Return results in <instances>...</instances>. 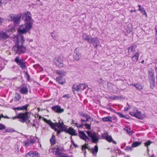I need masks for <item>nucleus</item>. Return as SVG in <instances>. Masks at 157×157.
<instances>
[{
    "label": "nucleus",
    "instance_id": "1",
    "mask_svg": "<svg viewBox=\"0 0 157 157\" xmlns=\"http://www.w3.org/2000/svg\"><path fill=\"white\" fill-rule=\"evenodd\" d=\"M23 18L25 20L26 24L21 25L18 29V32L20 33L25 34L32 28L33 20L31 14L28 11L23 13Z\"/></svg>",
    "mask_w": 157,
    "mask_h": 157
},
{
    "label": "nucleus",
    "instance_id": "2",
    "mask_svg": "<svg viewBox=\"0 0 157 157\" xmlns=\"http://www.w3.org/2000/svg\"><path fill=\"white\" fill-rule=\"evenodd\" d=\"M23 44H19L17 43L13 47V50L15 54L20 55L22 53H24L26 51L25 48L23 46Z\"/></svg>",
    "mask_w": 157,
    "mask_h": 157
},
{
    "label": "nucleus",
    "instance_id": "3",
    "mask_svg": "<svg viewBox=\"0 0 157 157\" xmlns=\"http://www.w3.org/2000/svg\"><path fill=\"white\" fill-rule=\"evenodd\" d=\"M30 115L29 112H27L25 113H21L18 114L17 117L20 119L19 121L22 123H24L28 120L30 118Z\"/></svg>",
    "mask_w": 157,
    "mask_h": 157
},
{
    "label": "nucleus",
    "instance_id": "4",
    "mask_svg": "<svg viewBox=\"0 0 157 157\" xmlns=\"http://www.w3.org/2000/svg\"><path fill=\"white\" fill-rule=\"evenodd\" d=\"M19 34L14 36L13 38V41L15 42V44H17V43L20 44H23V43L25 41L24 36L22 35L23 34L20 33L18 32Z\"/></svg>",
    "mask_w": 157,
    "mask_h": 157
},
{
    "label": "nucleus",
    "instance_id": "5",
    "mask_svg": "<svg viewBox=\"0 0 157 157\" xmlns=\"http://www.w3.org/2000/svg\"><path fill=\"white\" fill-rule=\"evenodd\" d=\"M9 17L11 19L10 20L13 22L16 26L19 24L21 18V15H19L10 14Z\"/></svg>",
    "mask_w": 157,
    "mask_h": 157
},
{
    "label": "nucleus",
    "instance_id": "6",
    "mask_svg": "<svg viewBox=\"0 0 157 157\" xmlns=\"http://www.w3.org/2000/svg\"><path fill=\"white\" fill-rule=\"evenodd\" d=\"M89 137L92 139L91 141L92 143L97 144L98 142V138L96 136L95 133H92L90 131H86Z\"/></svg>",
    "mask_w": 157,
    "mask_h": 157
},
{
    "label": "nucleus",
    "instance_id": "7",
    "mask_svg": "<svg viewBox=\"0 0 157 157\" xmlns=\"http://www.w3.org/2000/svg\"><path fill=\"white\" fill-rule=\"evenodd\" d=\"M63 56H60L58 57H56L54 59V61L56 65L59 67H61L63 66Z\"/></svg>",
    "mask_w": 157,
    "mask_h": 157
},
{
    "label": "nucleus",
    "instance_id": "8",
    "mask_svg": "<svg viewBox=\"0 0 157 157\" xmlns=\"http://www.w3.org/2000/svg\"><path fill=\"white\" fill-rule=\"evenodd\" d=\"M14 61L22 69L24 70L26 67L25 62L23 60L20 59L18 56H17L14 59Z\"/></svg>",
    "mask_w": 157,
    "mask_h": 157
},
{
    "label": "nucleus",
    "instance_id": "9",
    "mask_svg": "<svg viewBox=\"0 0 157 157\" xmlns=\"http://www.w3.org/2000/svg\"><path fill=\"white\" fill-rule=\"evenodd\" d=\"M89 43L92 44L94 48H97L99 44V42L97 37L93 38L92 37Z\"/></svg>",
    "mask_w": 157,
    "mask_h": 157
},
{
    "label": "nucleus",
    "instance_id": "10",
    "mask_svg": "<svg viewBox=\"0 0 157 157\" xmlns=\"http://www.w3.org/2000/svg\"><path fill=\"white\" fill-rule=\"evenodd\" d=\"M78 132L81 135H78L80 138L85 141L86 142H88L90 140V138L88 137L83 131H79Z\"/></svg>",
    "mask_w": 157,
    "mask_h": 157
},
{
    "label": "nucleus",
    "instance_id": "11",
    "mask_svg": "<svg viewBox=\"0 0 157 157\" xmlns=\"http://www.w3.org/2000/svg\"><path fill=\"white\" fill-rule=\"evenodd\" d=\"M79 49L78 48H75L74 50L73 58L76 60H78L81 57V53L79 52Z\"/></svg>",
    "mask_w": 157,
    "mask_h": 157
},
{
    "label": "nucleus",
    "instance_id": "12",
    "mask_svg": "<svg viewBox=\"0 0 157 157\" xmlns=\"http://www.w3.org/2000/svg\"><path fill=\"white\" fill-rule=\"evenodd\" d=\"M26 157H28V156L33 157L34 156H36L39 157L40 156V154L37 151H30L26 154Z\"/></svg>",
    "mask_w": 157,
    "mask_h": 157
},
{
    "label": "nucleus",
    "instance_id": "13",
    "mask_svg": "<svg viewBox=\"0 0 157 157\" xmlns=\"http://www.w3.org/2000/svg\"><path fill=\"white\" fill-rule=\"evenodd\" d=\"M52 109L55 112L58 113H61L64 111V109L61 108L60 106L59 105L53 106Z\"/></svg>",
    "mask_w": 157,
    "mask_h": 157
},
{
    "label": "nucleus",
    "instance_id": "14",
    "mask_svg": "<svg viewBox=\"0 0 157 157\" xmlns=\"http://www.w3.org/2000/svg\"><path fill=\"white\" fill-rule=\"evenodd\" d=\"M76 130L74 129L72 127H69L68 130H66V132L69 133L71 136H76L78 134L75 132Z\"/></svg>",
    "mask_w": 157,
    "mask_h": 157
},
{
    "label": "nucleus",
    "instance_id": "15",
    "mask_svg": "<svg viewBox=\"0 0 157 157\" xmlns=\"http://www.w3.org/2000/svg\"><path fill=\"white\" fill-rule=\"evenodd\" d=\"M9 36L5 32L3 31H0V40H6L9 37Z\"/></svg>",
    "mask_w": 157,
    "mask_h": 157
},
{
    "label": "nucleus",
    "instance_id": "16",
    "mask_svg": "<svg viewBox=\"0 0 157 157\" xmlns=\"http://www.w3.org/2000/svg\"><path fill=\"white\" fill-rule=\"evenodd\" d=\"M140 52L138 51L134 54V55L132 57V60L133 62H136L140 55Z\"/></svg>",
    "mask_w": 157,
    "mask_h": 157
},
{
    "label": "nucleus",
    "instance_id": "17",
    "mask_svg": "<svg viewBox=\"0 0 157 157\" xmlns=\"http://www.w3.org/2000/svg\"><path fill=\"white\" fill-rule=\"evenodd\" d=\"M92 38L91 36L87 34L86 33L83 34L82 35L83 39L87 41L88 43H89L90 40Z\"/></svg>",
    "mask_w": 157,
    "mask_h": 157
},
{
    "label": "nucleus",
    "instance_id": "18",
    "mask_svg": "<svg viewBox=\"0 0 157 157\" xmlns=\"http://www.w3.org/2000/svg\"><path fill=\"white\" fill-rule=\"evenodd\" d=\"M44 120L54 130L56 128L55 126V123H53L50 120H48L47 119L45 118L44 119Z\"/></svg>",
    "mask_w": 157,
    "mask_h": 157
},
{
    "label": "nucleus",
    "instance_id": "19",
    "mask_svg": "<svg viewBox=\"0 0 157 157\" xmlns=\"http://www.w3.org/2000/svg\"><path fill=\"white\" fill-rule=\"evenodd\" d=\"M98 148L97 145L95 146L94 148H90V151L92 153L94 156H96L97 153L98 151Z\"/></svg>",
    "mask_w": 157,
    "mask_h": 157
},
{
    "label": "nucleus",
    "instance_id": "20",
    "mask_svg": "<svg viewBox=\"0 0 157 157\" xmlns=\"http://www.w3.org/2000/svg\"><path fill=\"white\" fill-rule=\"evenodd\" d=\"M28 90L27 87L25 86L21 88L20 91L22 94H28Z\"/></svg>",
    "mask_w": 157,
    "mask_h": 157
},
{
    "label": "nucleus",
    "instance_id": "21",
    "mask_svg": "<svg viewBox=\"0 0 157 157\" xmlns=\"http://www.w3.org/2000/svg\"><path fill=\"white\" fill-rule=\"evenodd\" d=\"M136 47L137 45L136 44L130 46L128 48V52L129 53L135 51Z\"/></svg>",
    "mask_w": 157,
    "mask_h": 157
},
{
    "label": "nucleus",
    "instance_id": "22",
    "mask_svg": "<svg viewBox=\"0 0 157 157\" xmlns=\"http://www.w3.org/2000/svg\"><path fill=\"white\" fill-rule=\"evenodd\" d=\"M56 73L57 74L59 75V77H61V78L64 76L66 74V73L65 71L61 70L57 71Z\"/></svg>",
    "mask_w": 157,
    "mask_h": 157
},
{
    "label": "nucleus",
    "instance_id": "23",
    "mask_svg": "<svg viewBox=\"0 0 157 157\" xmlns=\"http://www.w3.org/2000/svg\"><path fill=\"white\" fill-rule=\"evenodd\" d=\"M51 144L52 145L55 144L56 143V140L55 136L53 134L52 135V136L50 140Z\"/></svg>",
    "mask_w": 157,
    "mask_h": 157
},
{
    "label": "nucleus",
    "instance_id": "24",
    "mask_svg": "<svg viewBox=\"0 0 157 157\" xmlns=\"http://www.w3.org/2000/svg\"><path fill=\"white\" fill-rule=\"evenodd\" d=\"M54 149H56L55 151L56 154L59 155L61 154L60 152L63 150V149L62 147H59L58 146L56 148H55Z\"/></svg>",
    "mask_w": 157,
    "mask_h": 157
},
{
    "label": "nucleus",
    "instance_id": "25",
    "mask_svg": "<svg viewBox=\"0 0 157 157\" xmlns=\"http://www.w3.org/2000/svg\"><path fill=\"white\" fill-rule=\"evenodd\" d=\"M60 128L59 129H58L56 128L55 130L57 132L58 134H59L61 132H62L63 131H65L66 132V130L67 129H65L64 128L63 126L62 127H60Z\"/></svg>",
    "mask_w": 157,
    "mask_h": 157
},
{
    "label": "nucleus",
    "instance_id": "26",
    "mask_svg": "<svg viewBox=\"0 0 157 157\" xmlns=\"http://www.w3.org/2000/svg\"><path fill=\"white\" fill-rule=\"evenodd\" d=\"M79 85L76 84L74 85L72 87V91L74 94H75V92L76 91H80Z\"/></svg>",
    "mask_w": 157,
    "mask_h": 157
},
{
    "label": "nucleus",
    "instance_id": "27",
    "mask_svg": "<svg viewBox=\"0 0 157 157\" xmlns=\"http://www.w3.org/2000/svg\"><path fill=\"white\" fill-rule=\"evenodd\" d=\"M79 86L80 91L82 90H84L86 88L88 87V86L87 85L83 84H79Z\"/></svg>",
    "mask_w": 157,
    "mask_h": 157
},
{
    "label": "nucleus",
    "instance_id": "28",
    "mask_svg": "<svg viewBox=\"0 0 157 157\" xmlns=\"http://www.w3.org/2000/svg\"><path fill=\"white\" fill-rule=\"evenodd\" d=\"M102 121H104L106 122H112V118L110 116H108L107 117H105L102 119Z\"/></svg>",
    "mask_w": 157,
    "mask_h": 157
},
{
    "label": "nucleus",
    "instance_id": "29",
    "mask_svg": "<svg viewBox=\"0 0 157 157\" xmlns=\"http://www.w3.org/2000/svg\"><path fill=\"white\" fill-rule=\"evenodd\" d=\"M149 82L155 81V77L153 73H151L148 76Z\"/></svg>",
    "mask_w": 157,
    "mask_h": 157
},
{
    "label": "nucleus",
    "instance_id": "30",
    "mask_svg": "<svg viewBox=\"0 0 157 157\" xmlns=\"http://www.w3.org/2000/svg\"><path fill=\"white\" fill-rule=\"evenodd\" d=\"M141 143L139 142H134L132 145V147H135L138 146L140 145Z\"/></svg>",
    "mask_w": 157,
    "mask_h": 157
},
{
    "label": "nucleus",
    "instance_id": "31",
    "mask_svg": "<svg viewBox=\"0 0 157 157\" xmlns=\"http://www.w3.org/2000/svg\"><path fill=\"white\" fill-rule=\"evenodd\" d=\"M150 83V87L151 89H153L155 86V81L149 82Z\"/></svg>",
    "mask_w": 157,
    "mask_h": 157
},
{
    "label": "nucleus",
    "instance_id": "32",
    "mask_svg": "<svg viewBox=\"0 0 157 157\" xmlns=\"http://www.w3.org/2000/svg\"><path fill=\"white\" fill-rule=\"evenodd\" d=\"M123 129L125 131H126L127 132V133L129 134L130 135H132L133 133L132 131H130V128H129V130L128 129L127 127H126L125 128H124Z\"/></svg>",
    "mask_w": 157,
    "mask_h": 157
},
{
    "label": "nucleus",
    "instance_id": "33",
    "mask_svg": "<svg viewBox=\"0 0 157 157\" xmlns=\"http://www.w3.org/2000/svg\"><path fill=\"white\" fill-rule=\"evenodd\" d=\"M134 117L139 119H142V116L140 115V113L139 112L135 113Z\"/></svg>",
    "mask_w": 157,
    "mask_h": 157
},
{
    "label": "nucleus",
    "instance_id": "34",
    "mask_svg": "<svg viewBox=\"0 0 157 157\" xmlns=\"http://www.w3.org/2000/svg\"><path fill=\"white\" fill-rule=\"evenodd\" d=\"M62 78H61V77H57L56 78V81L57 82H58L59 84L62 85L64 82L62 81Z\"/></svg>",
    "mask_w": 157,
    "mask_h": 157
},
{
    "label": "nucleus",
    "instance_id": "35",
    "mask_svg": "<svg viewBox=\"0 0 157 157\" xmlns=\"http://www.w3.org/2000/svg\"><path fill=\"white\" fill-rule=\"evenodd\" d=\"M15 98L16 101H18L21 98V96L19 94L16 93L15 94Z\"/></svg>",
    "mask_w": 157,
    "mask_h": 157
},
{
    "label": "nucleus",
    "instance_id": "36",
    "mask_svg": "<svg viewBox=\"0 0 157 157\" xmlns=\"http://www.w3.org/2000/svg\"><path fill=\"white\" fill-rule=\"evenodd\" d=\"M63 123L62 122V123L60 122V121L58 123H55V126H57L58 127L60 128L63 126Z\"/></svg>",
    "mask_w": 157,
    "mask_h": 157
},
{
    "label": "nucleus",
    "instance_id": "37",
    "mask_svg": "<svg viewBox=\"0 0 157 157\" xmlns=\"http://www.w3.org/2000/svg\"><path fill=\"white\" fill-rule=\"evenodd\" d=\"M88 149L89 150H90V148L88 147V144H86L85 145H84L82 147V150H83L84 149L86 151L85 149Z\"/></svg>",
    "mask_w": 157,
    "mask_h": 157
},
{
    "label": "nucleus",
    "instance_id": "38",
    "mask_svg": "<svg viewBox=\"0 0 157 157\" xmlns=\"http://www.w3.org/2000/svg\"><path fill=\"white\" fill-rule=\"evenodd\" d=\"M135 87L137 89V90H141L143 89V87L141 85H140L139 84H134Z\"/></svg>",
    "mask_w": 157,
    "mask_h": 157
},
{
    "label": "nucleus",
    "instance_id": "39",
    "mask_svg": "<svg viewBox=\"0 0 157 157\" xmlns=\"http://www.w3.org/2000/svg\"><path fill=\"white\" fill-rule=\"evenodd\" d=\"M106 140L109 142H112V138L111 136H108L106 137Z\"/></svg>",
    "mask_w": 157,
    "mask_h": 157
},
{
    "label": "nucleus",
    "instance_id": "40",
    "mask_svg": "<svg viewBox=\"0 0 157 157\" xmlns=\"http://www.w3.org/2000/svg\"><path fill=\"white\" fill-rule=\"evenodd\" d=\"M139 10L141 12L143 15H145L146 17L147 16V13L145 10L143 8H142L141 9H140Z\"/></svg>",
    "mask_w": 157,
    "mask_h": 157
},
{
    "label": "nucleus",
    "instance_id": "41",
    "mask_svg": "<svg viewBox=\"0 0 157 157\" xmlns=\"http://www.w3.org/2000/svg\"><path fill=\"white\" fill-rule=\"evenodd\" d=\"M29 106V104H26L25 105L22 106L21 107V110H27V108Z\"/></svg>",
    "mask_w": 157,
    "mask_h": 157
},
{
    "label": "nucleus",
    "instance_id": "42",
    "mask_svg": "<svg viewBox=\"0 0 157 157\" xmlns=\"http://www.w3.org/2000/svg\"><path fill=\"white\" fill-rule=\"evenodd\" d=\"M152 143V142L150 140H148L147 142L145 143V146H146L147 147L149 146L150 145V144Z\"/></svg>",
    "mask_w": 157,
    "mask_h": 157
},
{
    "label": "nucleus",
    "instance_id": "43",
    "mask_svg": "<svg viewBox=\"0 0 157 157\" xmlns=\"http://www.w3.org/2000/svg\"><path fill=\"white\" fill-rule=\"evenodd\" d=\"M132 146H127L125 149V150L127 151H132Z\"/></svg>",
    "mask_w": 157,
    "mask_h": 157
},
{
    "label": "nucleus",
    "instance_id": "44",
    "mask_svg": "<svg viewBox=\"0 0 157 157\" xmlns=\"http://www.w3.org/2000/svg\"><path fill=\"white\" fill-rule=\"evenodd\" d=\"M84 125L86 127V129H90L91 126L90 124H84Z\"/></svg>",
    "mask_w": 157,
    "mask_h": 157
},
{
    "label": "nucleus",
    "instance_id": "45",
    "mask_svg": "<svg viewBox=\"0 0 157 157\" xmlns=\"http://www.w3.org/2000/svg\"><path fill=\"white\" fill-rule=\"evenodd\" d=\"M6 128L5 126L2 124H0V130L5 129Z\"/></svg>",
    "mask_w": 157,
    "mask_h": 157
},
{
    "label": "nucleus",
    "instance_id": "46",
    "mask_svg": "<svg viewBox=\"0 0 157 157\" xmlns=\"http://www.w3.org/2000/svg\"><path fill=\"white\" fill-rule=\"evenodd\" d=\"M116 113L118 114L120 117L121 118H124V115L122 114V113Z\"/></svg>",
    "mask_w": 157,
    "mask_h": 157
},
{
    "label": "nucleus",
    "instance_id": "47",
    "mask_svg": "<svg viewBox=\"0 0 157 157\" xmlns=\"http://www.w3.org/2000/svg\"><path fill=\"white\" fill-rule=\"evenodd\" d=\"M25 73V75L26 76V78H27V80L29 81V79H30V76L29 75L27 72H26L25 71L24 72Z\"/></svg>",
    "mask_w": 157,
    "mask_h": 157
},
{
    "label": "nucleus",
    "instance_id": "48",
    "mask_svg": "<svg viewBox=\"0 0 157 157\" xmlns=\"http://www.w3.org/2000/svg\"><path fill=\"white\" fill-rule=\"evenodd\" d=\"M83 117H85L86 118H91L90 116L88 114L84 113Z\"/></svg>",
    "mask_w": 157,
    "mask_h": 157
},
{
    "label": "nucleus",
    "instance_id": "49",
    "mask_svg": "<svg viewBox=\"0 0 157 157\" xmlns=\"http://www.w3.org/2000/svg\"><path fill=\"white\" fill-rule=\"evenodd\" d=\"M13 132V131L11 129H6L3 132L4 133H6L7 132Z\"/></svg>",
    "mask_w": 157,
    "mask_h": 157
},
{
    "label": "nucleus",
    "instance_id": "50",
    "mask_svg": "<svg viewBox=\"0 0 157 157\" xmlns=\"http://www.w3.org/2000/svg\"><path fill=\"white\" fill-rule=\"evenodd\" d=\"M25 144L24 146L27 147L30 145V142L29 141H27V142H25L24 143Z\"/></svg>",
    "mask_w": 157,
    "mask_h": 157
},
{
    "label": "nucleus",
    "instance_id": "51",
    "mask_svg": "<svg viewBox=\"0 0 157 157\" xmlns=\"http://www.w3.org/2000/svg\"><path fill=\"white\" fill-rule=\"evenodd\" d=\"M72 136L71 137V141L75 147H78V145H77L75 144L74 141V140L72 139Z\"/></svg>",
    "mask_w": 157,
    "mask_h": 157
},
{
    "label": "nucleus",
    "instance_id": "52",
    "mask_svg": "<svg viewBox=\"0 0 157 157\" xmlns=\"http://www.w3.org/2000/svg\"><path fill=\"white\" fill-rule=\"evenodd\" d=\"M30 143L31 144H33L34 143L36 142V140L34 139H31L30 141H29Z\"/></svg>",
    "mask_w": 157,
    "mask_h": 157
},
{
    "label": "nucleus",
    "instance_id": "53",
    "mask_svg": "<svg viewBox=\"0 0 157 157\" xmlns=\"http://www.w3.org/2000/svg\"><path fill=\"white\" fill-rule=\"evenodd\" d=\"M135 113L133 112H129V114L131 115L132 116L134 117L135 115Z\"/></svg>",
    "mask_w": 157,
    "mask_h": 157
},
{
    "label": "nucleus",
    "instance_id": "54",
    "mask_svg": "<svg viewBox=\"0 0 157 157\" xmlns=\"http://www.w3.org/2000/svg\"><path fill=\"white\" fill-rule=\"evenodd\" d=\"M14 110H21V108L20 107H14L13 108Z\"/></svg>",
    "mask_w": 157,
    "mask_h": 157
},
{
    "label": "nucleus",
    "instance_id": "55",
    "mask_svg": "<svg viewBox=\"0 0 157 157\" xmlns=\"http://www.w3.org/2000/svg\"><path fill=\"white\" fill-rule=\"evenodd\" d=\"M86 120H85V121H86V122H87L88 121H89V120H92V121H93V118H91H91H86Z\"/></svg>",
    "mask_w": 157,
    "mask_h": 157
},
{
    "label": "nucleus",
    "instance_id": "56",
    "mask_svg": "<svg viewBox=\"0 0 157 157\" xmlns=\"http://www.w3.org/2000/svg\"><path fill=\"white\" fill-rule=\"evenodd\" d=\"M84 124H82L80 125H78L77 126L78 128H82L83 127V125H84Z\"/></svg>",
    "mask_w": 157,
    "mask_h": 157
},
{
    "label": "nucleus",
    "instance_id": "57",
    "mask_svg": "<svg viewBox=\"0 0 157 157\" xmlns=\"http://www.w3.org/2000/svg\"><path fill=\"white\" fill-rule=\"evenodd\" d=\"M63 98H66V97H67V98H69V97L68 96V95H67V94H66V95H64L63 96Z\"/></svg>",
    "mask_w": 157,
    "mask_h": 157
},
{
    "label": "nucleus",
    "instance_id": "58",
    "mask_svg": "<svg viewBox=\"0 0 157 157\" xmlns=\"http://www.w3.org/2000/svg\"><path fill=\"white\" fill-rule=\"evenodd\" d=\"M79 113L80 116H82L83 117V116H84V113H83L82 112H79Z\"/></svg>",
    "mask_w": 157,
    "mask_h": 157
},
{
    "label": "nucleus",
    "instance_id": "59",
    "mask_svg": "<svg viewBox=\"0 0 157 157\" xmlns=\"http://www.w3.org/2000/svg\"><path fill=\"white\" fill-rule=\"evenodd\" d=\"M3 21V19L2 18H0V25H1Z\"/></svg>",
    "mask_w": 157,
    "mask_h": 157
},
{
    "label": "nucleus",
    "instance_id": "60",
    "mask_svg": "<svg viewBox=\"0 0 157 157\" xmlns=\"http://www.w3.org/2000/svg\"><path fill=\"white\" fill-rule=\"evenodd\" d=\"M112 142L114 144H117V142L115 140H113V139Z\"/></svg>",
    "mask_w": 157,
    "mask_h": 157
},
{
    "label": "nucleus",
    "instance_id": "61",
    "mask_svg": "<svg viewBox=\"0 0 157 157\" xmlns=\"http://www.w3.org/2000/svg\"><path fill=\"white\" fill-rule=\"evenodd\" d=\"M17 117H18V115L17 116H15L14 117H13L12 118L13 119H15L16 118H19Z\"/></svg>",
    "mask_w": 157,
    "mask_h": 157
},
{
    "label": "nucleus",
    "instance_id": "62",
    "mask_svg": "<svg viewBox=\"0 0 157 157\" xmlns=\"http://www.w3.org/2000/svg\"><path fill=\"white\" fill-rule=\"evenodd\" d=\"M154 43L155 44H157V36H156V39L154 41Z\"/></svg>",
    "mask_w": 157,
    "mask_h": 157
},
{
    "label": "nucleus",
    "instance_id": "63",
    "mask_svg": "<svg viewBox=\"0 0 157 157\" xmlns=\"http://www.w3.org/2000/svg\"><path fill=\"white\" fill-rule=\"evenodd\" d=\"M155 71L157 73V75H156V78L157 79V67H155Z\"/></svg>",
    "mask_w": 157,
    "mask_h": 157
},
{
    "label": "nucleus",
    "instance_id": "64",
    "mask_svg": "<svg viewBox=\"0 0 157 157\" xmlns=\"http://www.w3.org/2000/svg\"><path fill=\"white\" fill-rule=\"evenodd\" d=\"M102 81V80L101 79H100L98 80V81L99 82H101Z\"/></svg>",
    "mask_w": 157,
    "mask_h": 157
}]
</instances>
